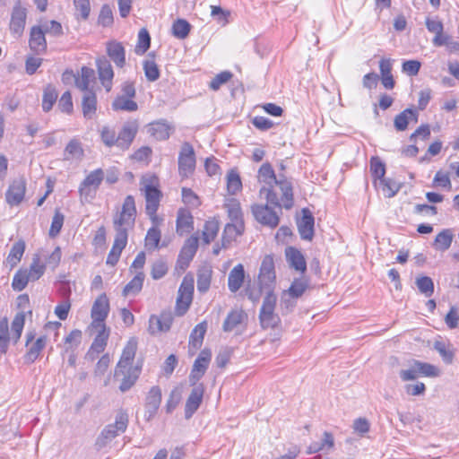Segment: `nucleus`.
Returning <instances> with one entry per match:
<instances>
[{"mask_svg": "<svg viewBox=\"0 0 459 459\" xmlns=\"http://www.w3.org/2000/svg\"><path fill=\"white\" fill-rule=\"evenodd\" d=\"M257 179L264 186L259 194L262 198L276 207L290 209L293 205L292 186L287 179H277L273 167L264 163L257 174Z\"/></svg>", "mask_w": 459, "mask_h": 459, "instance_id": "obj_1", "label": "nucleus"}, {"mask_svg": "<svg viewBox=\"0 0 459 459\" xmlns=\"http://www.w3.org/2000/svg\"><path fill=\"white\" fill-rule=\"evenodd\" d=\"M136 207L134 198L127 195L121 206L113 217V228L115 238L111 250L109 251L106 263L115 265L120 257L123 249L126 247L128 239V232L135 224Z\"/></svg>", "mask_w": 459, "mask_h": 459, "instance_id": "obj_2", "label": "nucleus"}, {"mask_svg": "<svg viewBox=\"0 0 459 459\" xmlns=\"http://www.w3.org/2000/svg\"><path fill=\"white\" fill-rule=\"evenodd\" d=\"M128 414L124 410H119L113 424L107 425L100 433L95 441V447L98 451L105 448L120 433H124L128 426Z\"/></svg>", "mask_w": 459, "mask_h": 459, "instance_id": "obj_3", "label": "nucleus"}, {"mask_svg": "<svg viewBox=\"0 0 459 459\" xmlns=\"http://www.w3.org/2000/svg\"><path fill=\"white\" fill-rule=\"evenodd\" d=\"M159 179L155 175L146 174L142 177L140 190L144 195L146 205L145 210L158 209L160 202L161 193L159 190Z\"/></svg>", "mask_w": 459, "mask_h": 459, "instance_id": "obj_4", "label": "nucleus"}, {"mask_svg": "<svg viewBox=\"0 0 459 459\" xmlns=\"http://www.w3.org/2000/svg\"><path fill=\"white\" fill-rule=\"evenodd\" d=\"M276 300V296L271 291L267 293L263 300L259 314V318L263 328L274 327L279 322V317L274 313Z\"/></svg>", "mask_w": 459, "mask_h": 459, "instance_id": "obj_5", "label": "nucleus"}, {"mask_svg": "<svg viewBox=\"0 0 459 459\" xmlns=\"http://www.w3.org/2000/svg\"><path fill=\"white\" fill-rule=\"evenodd\" d=\"M193 293L194 280L191 277L186 276L180 284L177 298L176 312L178 316H183L189 308L193 299Z\"/></svg>", "mask_w": 459, "mask_h": 459, "instance_id": "obj_6", "label": "nucleus"}, {"mask_svg": "<svg viewBox=\"0 0 459 459\" xmlns=\"http://www.w3.org/2000/svg\"><path fill=\"white\" fill-rule=\"evenodd\" d=\"M109 312V301L105 293L100 295L94 301L91 316L92 318V322L91 326L92 328H102V326H106L105 320Z\"/></svg>", "mask_w": 459, "mask_h": 459, "instance_id": "obj_7", "label": "nucleus"}, {"mask_svg": "<svg viewBox=\"0 0 459 459\" xmlns=\"http://www.w3.org/2000/svg\"><path fill=\"white\" fill-rule=\"evenodd\" d=\"M195 168V155L193 146L184 143L178 155V171L183 178L189 177Z\"/></svg>", "mask_w": 459, "mask_h": 459, "instance_id": "obj_8", "label": "nucleus"}, {"mask_svg": "<svg viewBox=\"0 0 459 459\" xmlns=\"http://www.w3.org/2000/svg\"><path fill=\"white\" fill-rule=\"evenodd\" d=\"M211 359L212 352L208 349H204L199 353L198 357L194 362L191 373L189 375V383L191 385H195V384H198V381L205 374Z\"/></svg>", "mask_w": 459, "mask_h": 459, "instance_id": "obj_9", "label": "nucleus"}, {"mask_svg": "<svg viewBox=\"0 0 459 459\" xmlns=\"http://www.w3.org/2000/svg\"><path fill=\"white\" fill-rule=\"evenodd\" d=\"M137 344L138 342L135 337H132L128 340L122 351L121 358L117 365L115 377H118L120 372H125V369L127 368H133L132 363L137 351Z\"/></svg>", "mask_w": 459, "mask_h": 459, "instance_id": "obj_10", "label": "nucleus"}, {"mask_svg": "<svg viewBox=\"0 0 459 459\" xmlns=\"http://www.w3.org/2000/svg\"><path fill=\"white\" fill-rule=\"evenodd\" d=\"M173 316L170 312H162L159 316L152 315L149 318L148 332L156 335L168 332L172 325Z\"/></svg>", "mask_w": 459, "mask_h": 459, "instance_id": "obj_11", "label": "nucleus"}, {"mask_svg": "<svg viewBox=\"0 0 459 459\" xmlns=\"http://www.w3.org/2000/svg\"><path fill=\"white\" fill-rule=\"evenodd\" d=\"M270 204H254L252 206V212L255 220L264 225L274 228L279 224V217L277 213L268 206Z\"/></svg>", "mask_w": 459, "mask_h": 459, "instance_id": "obj_12", "label": "nucleus"}, {"mask_svg": "<svg viewBox=\"0 0 459 459\" xmlns=\"http://www.w3.org/2000/svg\"><path fill=\"white\" fill-rule=\"evenodd\" d=\"M261 288H271L275 281L274 262L272 255H265L262 261L258 276Z\"/></svg>", "mask_w": 459, "mask_h": 459, "instance_id": "obj_13", "label": "nucleus"}, {"mask_svg": "<svg viewBox=\"0 0 459 459\" xmlns=\"http://www.w3.org/2000/svg\"><path fill=\"white\" fill-rule=\"evenodd\" d=\"M33 333H27L26 334V346L28 351L24 356L25 361L28 363L34 362L39 356L42 350L45 348L47 343V337L40 336L35 342Z\"/></svg>", "mask_w": 459, "mask_h": 459, "instance_id": "obj_14", "label": "nucleus"}, {"mask_svg": "<svg viewBox=\"0 0 459 459\" xmlns=\"http://www.w3.org/2000/svg\"><path fill=\"white\" fill-rule=\"evenodd\" d=\"M198 248V237L193 235L188 238L180 251L178 259V265L180 269L185 270L190 261L194 258Z\"/></svg>", "mask_w": 459, "mask_h": 459, "instance_id": "obj_15", "label": "nucleus"}, {"mask_svg": "<svg viewBox=\"0 0 459 459\" xmlns=\"http://www.w3.org/2000/svg\"><path fill=\"white\" fill-rule=\"evenodd\" d=\"M95 329L98 333L86 355L90 360L96 359L98 356L105 350L109 336V329H108L107 326Z\"/></svg>", "mask_w": 459, "mask_h": 459, "instance_id": "obj_16", "label": "nucleus"}, {"mask_svg": "<svg viewBox=\"0 0 459 459\" xmlns=\"http://www.w3.org/2000/svg\"><path fill=\"white\" fill-rule=\"evenodd\" d=\"M193 386L194 387L185 405L186 419H190L193 416V414L198 410L200 404L202 403L204 394V386L203 384H195V385Z\"/></svg>", "mask_w": 459, "mask_h": 459, "instance_id": "obj_17", "label": "nucleus"}, {"mask_svg": "<svg viewBox=\"0 0 459 459\" xmlns=\"http://www.w3.org/2000/svg\"><path fill=\"white\" fill-rule=\"evenodd\" d=\"M161 403V390L159 386H152L148 392L145 398V412L146 420H151L156 414Z\"/></svg>", "mask_w": 459, "mask_h": 459, "instance_id": "obj_18", "label": "nucleus"}, {"mask_svg": "<svg viewBox=\"0 0 459 459\" xmlns=\"http://www.w3.org/2000/svg\"><path fill=\"white\" fill-rule=\"evenodd\" d=\"M26 17V9L22 7L20 3H17L13 6L12 11L10 30L13 34L17 35L18 37L21 36L24 30Z\"/></svg>", "mask_w": 459, "mask_h": 459, "instance_id": "obj_19", "label": "nucleus"}, {"mask_svg": "<svg viewBox=\"0 0 459 459\" xmlns=\"http://www.w3.org/2000/svg\"><path fill=\"white\" fill-rule=\"evenodd\" d=\"M99 79L102 86L107 91H110L112 89V80L114 77V72L108 60L106 58H99L96 61Z\"/></svg>", "mask_w": 459, "mask_h": 459, "instance_id": "obj_20", "label": "nucleus"}, {"mask_svg": "<svg viewBox=\"0 0 459 459\" xmlns=\"http://www.w3.org/2000/svg\"><path fill=\"white\" fill-rule=\"evenodd\" d=\"M206 330L207 323L205 321L196 325L193 329L188 342V351L191 355H194L201 348Z\"/></svg>", "mask_w": 459, "mask_h": 459, "instance_id": "obj_21", "label": "nucleus"}, {"mask_svg": "<svg viewBox=\"0 0 459 459\" xmlns=\"http://www.w3.org/2000/svg\"><path fill=\"white\" fill-rule=\"evenodd\" d=\"M302 218L298 221V229L301 238L311 240L314 236V217L311 212L304 209Z\"/></svg>", "mask_w": 459, "mask_h": 459, "instance_id": "obj_22", "label": "nucleus"}, {"mask_svg": "<svg viewBox=\"0 0 459 459\" xmlns=\"http://www.w3.org/2000/svg\"><path fill=\"white\" fill-rule=\"evenodd\" d=\"M29 45L30 49L37 53H43L47 49V41L42 28L33 26L30 30Z\"/></svg>", "mask_w": 459, "mask_h": 459, "instance_id": "obj_23", "label": "nucleus"}, {"mask_svg": "<svg viewBox=\"0 0 459 459\" xmlns=\"http://www.w3.org/2000/svg\"><path fill=\"white\" fill-rule=\"evenodd\" d=\"M25 194V182L23 179L14 180L6 192V201L11 205L19 204Z\"/></svg>", "mask_w": 459, "mask_h": 459, "instance_id": "obj_24", "label": "nucleus"}, {"mask_svg": "<svg viewBox=\"0 0 459 459\" xmlns=\"http://www.w3.org/2000/svg\"><path fill=\"white\" fill-rule=\"evenodd\" d=\"M285 256L289 265L296 271L305 273L307 270V263L302 253L292 247L285 249Z\"/></svg>", "mask_w": 459, "mask_h": 459, "instance_id": "obj_25", "label": "nucleus"}, {"mask_svg": "<svg viewBox=\"0 0 459 459\" xmlns=\"http://www.w3.org/2000/svg\"><path fill=\"white\" fill-rule=\"evenodd\" d=\"M137 129V124L134 122L126 124L117 135V147L123 150L128 149L135 137Z\"/></svg>", "mask_w": 459, "mask_h": 459, "instance_id": "obj_26", "label": "nucleus"}, {"mask_svg": "<svg viewBox=\"0 0 459 459\" xmlns=\"http://www.w3.org/2000/svg\"><path fill=\"white\" fill-rule=\"evenodd\" d=\"M103 179V171L101 169H95L91 172L82 183L80 193L82 195H90L92 188L95 191L100 185Z\"/></svg>", "mask_w": 459, "mask_h": 459, "instance_id": "obj_27", "label": "nucleus"}, {"mask_svg": "<svg viewBox=\"0 0 459 459\" xmlns=\"http://www.w3.org/2000/svg\"><path fill=\"white\" fill-rule=\"evenodd\" d=\"M245 280V270L241 264H237L232 268L228 276V287L229 290L235 293L243 285Z\"/></svg>", "mask_w": 459, "mask_h": 459, "instance_id": "obj_28", "label": "nucleus"}, {"mask_svg": "<svg viewBox=\"0 0 459 459\" xmlns=\"http://www.w3.org/2000/svg\"><path fill=\"white\" fill-rule=\"evenodd\" d=\"M194 229L193 216L186 209H180L177 217V233L183 236Z\"/></svg>", "mask_w": 459, "mask_h": 459, "instance_id": "obj_29", "label": "nucleus"}, {"mask_svg": "<svg viewBox=\"0 0 459 459\" xmlns=\"http://www.w3.org/2000/svg\"><path fill=\"white\" fill-rule=\"evenodd\" d=\"M107 53L118 67H123L126 64V51L120 42L112 41L107 45Z\"/></svg>", "mask_w": 459, "mask_h": 459, "instance_id": "obj_30", "label": "nucleus"}, {"mask_svg": "<svg viewBox=\"0 0 459 459\" xmlns=\"http://www.w3.org/2000/svg\"><path fill=\"white\" fill-rule=\"evenodd\" d=\"M418 111L412 108H406L394 117V127L398 131H404L410 122L418 121Z\"/></svg>", "mask_w": 459, "mask_h": 459, "instance_id": "obj_31", "label": "nucleus"}, {"mask_svg": "<svg viewBox=\"0 0 459 459\" xmlns=\"http://www.w3.org/2000/svg\"><path fill=\"white\" fill-rule=\"evenodd\" d=\"M247 319V314L240 309L232 310L227 316L222 329L224 332H231L235 330Z\"/></svg>", "mask_w": 459, "mask_h": 459, "instance_id": "obj_32", "label": "nucleus"}, {"mask_svg": "<svg viewBox=\"0 0 459 459\" xmlns=\"http://www.w3.org/2000/svg\"><path fill=\"white\" fill-rule=\"evenodd\" d=\"M82 107L83 117L87 119H91L97 109V98L94 92H84L82 96Z\"/></svg>", "mask_w": 459, "mask_h": 459, "instance_id": "obj_33", "label": "nucleus"}, {"mask_svg": "<svg viewBox=\"0 0 459 459\" xmlns=\"http://www.w3.org/2000/svg\"><path fill=\"white\" fill-rule=\"evenodd\" d=\"M25 251V242L23 240H18L15 242L6 257L5 263L10 266L11 269L15 267L21 261Z\"/></svg>", "mask_w": 459, "mask_h": 459, "instance_id": "obj_34", "label": "nucleus"}, {"mask_svg": "<svg viewBox=\"0 0 459 459\" xmlns=\"http://www.w3.org/2000/svg\"><path fill=\"white\" fill-rule=\"evenodd\" d=\"M120 376H122V379L119 389L121 392H126L136 382L139 377V369L137 368H127L125 372H120L118 377Z\"/></svg>", "mask_w": 459, "mask_h": 459, "instance_id": "obj_35", "label": "nucleus"}, {"mask_svg": "<svg viewBox=\"0 0 459 459\" xmlns=\"http://www.w3.org/2000/svg\"><path fill=\"white\" fill-rule=\"evenodd\" d=\"M42 256H45V255L36 253L32 257V262L28 271L31 281L39 280L45 273L46 264L43 263Z\"/></svg>", "mask_w": 459, "mask_h": 459, "instance_id": "obj_36", "label": "nucleus"}, {"mask_svg": "<svg viewBox=\"0 0 459 459\" xmlns=\"http://www.w3.org/2000/svg\"><path fill=\"white\" fill-rule=\"evenodd\" d=\"M242 231L243 224L241 221H236V223H228L222 235V247H227L232 239L241 235Z\"/></svg>", "mask_w": 459, "mask_h": 459, "instance_id": "obj_37", "label": "nucleus"}, {"mask_svg": "<svg viewBox=\"0 0 459 459\" xmlns=\"http://www.w3.org/2000/svg\"><path fill=\"white\" fill-rule=\"evenodd\" d=\"M93 79V69L83 66L81 69V73L75 77V85L78 89L84 92L89 91V85Z\"/></svg>", "mask_w": 459, "mask_h": 459, "instance_id": "obj_38", "label": "nucleus"}, {"mask_svg": "<svg viewBox=\"0 0 459 459\" xmlns=\"http://www.w3.org/2000/svg\"><path fill=\"white\" fill-rule=\"evenodd\" d=\"M307 287V281L304 278L296 279L291 283L290 287L287 291L282 294V302H286V297L291 296V298L300 297Z\"/></svg>", "mask_w": 459, "mask_h": 459, "instance_id": "obj_39", "label": "nucleus"}, {"mask_svg": "<svg viewBox=\"0 0 459 459\" xmlns=\"http://www.w3.org/2000/svg\"><path fill=\"white\" fill-rule=\"evenodd\" d=\"M143 280L144 273L142 271L137 272L135 276L125 286L123 295L128 296L137 294L143 288Z\"/></svg>", "mask_w": 459, "mask_h": 459, "instance_id": "obj_40", "label": "nucleus"}, {"mask_svg": "<svg viewBox=\"0 0 459 459\" xmlns=\"http://www.w3.org/2000/svg\"><path fill=\"white\" fill-rule=\"evenodd\" d=\"M453 233L450 230H443L435 238L434 247L438 251L447 250L452 244Z\"/></svg>", "mask_w": 459, "mask_h": 459, "instance_id": "obj_41", "label": "nucleus"}, {"mask_svg": "<svg viewBox=\"0 0 459 459\" xmlns=\"http://www.w3.org/2000/svg\"><path fill=\"white\" fill-rule=\"evenodd\" d=\"M82 155L83 150L81 143L75 139L70 141L64 151V159L67 160H79Z\"/></svg>", "mask_w": 459, "mask_h": 459, "instance_id": "obj_42", "label": "nucleus"}, {"mask_svg": "<svg viewBox=\"0 0 459 459\" xmlns=\"http://www.w3.org/2000/svg\"><path fill=\"white\" fill-rule=\"evenodd\" d=\"M148 133L157 140H165L169 136V126L164 122H155L149 125Z\"/></svg>", "mask_w": 459, "mask_h": 459, "instance_id": "obj_43", "label": "nucleus"}, {"mask_svg": "<svg viewBox=\"0 0 459 459\" xmlns=\"http://www.w3.org/2000/svg\"><path fill=\"white\" fill-rule=\"evenodd\" d=\"M220 230L218 221L210 220L207 221L203 230V241L208 245L214 240Z\"/></svg>", "mask_w": 459, "mask_h": 459, "instance_id": "obj_44", "label": "nucleus"}, {"mask_svg": "<svg viewBox=\"0 0 459 459\" xmlns=\"http://www.w3.org/2000/svg\"><path fill=\"white\" fill-rule=\"evenodd\" d=\"M112 108L115 110H125V111H135L138 108V105L132 98L126 96H117L113 103Z\"/></svg>", "mask_w": 459, "mask_h": 459, "instance_id": "obj_45", "label": "nucleus"}, {"mask_svg": "<svg viewBox=\"0 0 459 459\" xmlns=\"http://www.w3.org/2000/svg\"><path fill=\"white\" fill-rule=\"evenodd\" d=\"M380 185L382 186V191L385 197L391 198L394 197L400 190L402 186V183L398 182L392 178H383L380 180Z\"/></svg>", "mask_w": 459, "mask_h": 459, "instance_id": "obj_46", "label": "nucleus"}, {"mask_svg": "<svg viewBox=\"0 0 459 459\" xmlns=\"http://www.w3.org/2000/svg\"><path fill=\"white\" fill-rule=\"evenodd\" d=\"M11 338L8 320L6 317H4L0 320V353L6 352Z\"/></svg>", "mask_w": 459, "mask_h": 459, "instance_id": "obj_47", "label": "nucleus"}, {"mask_svg": "<svg viewBox=\"0 0 459 459\" xmlns=\"http://www.w3.org/2000/svg\"><path fill=\"white\" fill-rule=\"evenodd\" d=\"M57 91L54 87L48 85L45 88L42 98V108L45 112H48L57 99Z\"/></svg>", "mask_w": 459, "mask_h": 459, "instance_id": "obj_48", "label": "nucleus"}, {"mask_svg": "<svg viewBox=\"0 0 459 459\" xmlns=\"http://www.w3.org/2000/svg\"><path fill=\"white\" fill-rule=\"evenodd\" d=\"M31 281L28 273V270H19L13 276L12 287L16 291H22L24 290L29 282Z\"/></svg>", "mask_w": 459, "mask_h": 459, "instance_id": "obj_49", "label": "nucleus"}, {"mask_svg": "<svg viewBox=\"0 0 459 459\" xmlns=\"http://www.w3.org/2000/svg\"><path fill=\"white\" fill-rule=\"evenodd\" d=\"M416 286L425 297H430L434 292V283L430 277L420 276L416 278Z\"/></svg>", "mask_w": 459, "mask_h": 459, "instance_id": "obj_50", "label": "nucleus"}, {"mask_svg": "<svg viewBox=\"0 0 459 459\" xmlns=\"http://www.w3.org/2000/svg\"><path fill=\"white\" fill-rule=\"evenodd\" d=\"M151 37L146 29H141L138 33V40L135 46V53L137 55H143L150 48Z\"/></svg>", "mask_w": 459, "mask_h": 459, "instance_id": "obj_51", "label": "nucleus"}, {"mask_svg": "<svg viewBox=\"0 0 459 459\" xmlns=\"http://www.w3.org/2000/svg\"><path fill=\"white\" fill-rule=\"evenodd\" d=\"M225 208L227 209L228 214L231 221H241V209L239 202L235 198H229L225 203Z\"/></svg>", "mask_w": 459, "mask_h": 459, "instance_id": "obj_52", "label": "nucleus"}, {"mask_svg": "<svg viewBox=\"0 0 459 459\" xmlns=\"http://www.w3.org/2000/svg\"><path fill=\"white\" fill-rule=\"evenodd\" d=\"M190 27L186 20L178 19L172 25V34L178 39H186L189 34Z\"/></svg>", "mask_w": 459, "mask_h": 459, "instance_id": "obj_53", "label": "nucleus"}, {"mask_svg": "<svg viewBox=\"0 0 459 459\" xmlns=\"http://www.w3.org/2000/svg\"><path fill=\"white\" fill-rule=\"evenodd\" d=\"M242 188V183L239 175L231 170L227 175V190L230 195H236Z\"/></svg>", "mask_w": 459, "mask_h": 459, "instance_id": "obj_54", "label": "nucleus"}, {"mask_svg": "<svg viewBox=\"0 0 459 459\" xmlns=\"http://www.w3.org/2000/svg\"><path fill=\"white\" fill-rule=\"evenodd\" d=\"M24 321V315L22 313H19L14 316L12 322L11 337L13 339L14 342H16L22 335Z\"/></svg>", "mask_w": 459, "mask_h": 459, "instance_id": "obj_55", "label": "nucleus"}, {"mask_svg": "<svg viewBox=\"0 0 459 459\" xmlns=\"http://www.w3.org/2000/svg\"><path fill=\"white\" fill-rule=\"evenodd\" d=\"M38 253H42L43 255H45V256H42V260L45 259V264H48L52 269H56L61 261L62 252L59 247H56L54 249V251H52L50 254H48L43 249H41Z\"/></svg>", "mask_w": 459, "mask_h": 459, "instance_id": "obj_56", "label": "nucleus"}, {"mask_svg": "<svg viewBox=\"0 0 459 459\" xmlns=\"http://www.w3.org/2000/svg\"><path fill=\"white\" fill-rule=\"evenodd\" d=\"M161 233L156 227L148 230L145 237V247L148 249H156L159 247Z\"/></svg>", "mask_w": 459, "mask_h": 459, "instance_id": "obj_57", "label": "nucleus"}, {"mask_svg": "<svg viewBox=\"0 0 459 459\" xmlns=\"http://www.w3.org/2000/svg\"><path fill=\"white\" fill-rule=\"evenodd\" d=\"M212 271L209 269H203L197 274V290L200 292H206L211 284Z\"/></svg>", "mask_w": 459, "mask_h": 459, "instance_id": "obj_58", "label": "nucleus"}, {"mask_svg": "<svg viewBox=\"0 0 459 459\" xmlns=\"http://www.w3.org/2000/svg\"><path fill=\"white\" fill-rule=\"evenodd\" d=\"M38 26L43 29L45 35L58 37L63 34L62 25L56 21H46Z\"/></svg>", "mask_w": 459, "mask_h": 459, "instance_id": "obj_59", "label": "nucleus"}, {"mask_svg": "<svg viewBox=\"0 0 459 459\" xmlns=\"http://www.w3.org/2000/svg\"><path fill=\"white\" fill-rule=\"evenodd\" d=\"M434 349L439 353L446 363L451 364L453 362L455 353L453 351L448 349V345H446L444 342H435Z\"/></svg>", "mask_w": 459, "mask_h": 459, "instance_id": "obj_60", "label": "nucleus"}, {"mask_svg": "<svg viewBox=\"0 0 459 459\" xmlns=\"http://www.w3.org/2000/svg\"><path fill=\"white\" fill-rule=\"evenodd\" d=\"M143 70L148 81L154 82L160 77L158 65L152 60H146L143 63Z\"/></svg>", "mask_w": 459, "mask_h": 459, "instance_id": "obj_61", "label": "nucleus"}, {"mask_svg": "<svg viewBox=\"0 0 459 459\" xmlns=\"http://www.w3.org/2000/svg\"><path fill=\"white\" fill-rule=\"evenodd\" d=\"M370 170L375 179L381 180L385 174V164L377 157L371 158Z\"/></svg>", "mask_w": 459, "mask_h": 459, "instance_id": "obj_62", "label": "nucleus"}, {"mask_svg": "<svg viewBox=\"0 0 459 459\" xmlns=\"http://www.w3.org/2000/svg\"><path fill=\"white\" fill-rule=\"evenodd\" d=\"M416 365L419 376L434 377L439 375L438 368L431 364L416 361Z\"/></svg>", "mask_w": 459, "mask_h": 459, "instance_id": "obj_63", "label": "nucleus"}, {"mask_svg": "<svg viewBox=\"0 0 459 459\" xmlns=\"http://www.w3.org/2000/svg\"><path fill=\"white\" fill-rule=\"evenodd\" d=\"M101 140L102 142L108 147L117 145V135L116 134V132L108 127L104 126L100 131Z\"/></svg>", "mask_w": 459, "mask_h": 459, "instance_id": "obj_64", "label": "nucleus"}]
</instances>
